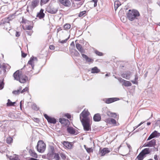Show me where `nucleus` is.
<instances>
[{
	"label": "nucleus",
	"mask_w": 160,
	"mask_h": 160,
	"mask_svg": "<svg viewBox=\"0 0 160 160\" xmlns=\"http://www.w3.org/2000/svg\"><path fill=\"white\" fill-rule=\"evenodd\" d=\"M14 16L13 15L9 16L8 17V18L9 19V20H10L12 19V17H14Z\"/></svg>",
	"instance_id": "nucleus-60"
},
{
	"label": "nucleus",
	"mask_w": 160,
	"mask_h": 160,
	"mask_svg": "<svg viewBox=\"0 0 160 160\" xmlns=\"http://www.w3.org/2000/svg\"><path fill=\"white\" fill-rule=\"evenodd\" d=\"M28 89H29L28 87H26L24 88L22 90H28Z\"/></svg>",
	"instance_id": "nucleus-63"
},
{
	"label": "nucleus",
	"mask_w": 160,
	"mask_h": 160,
	"mask_svg": "<svg viewBox=\"0 0 160 160\" xmlns=\"http://www.w3.org/2000/svg\"><path fill=\"white\" fill-rule=\"evenodd\" d=\"M15 103L16 102H12L10 99H8L6 105L8 107L13 106Z\"/></svg>",
	"instance_id": "nucleus-29"
},
{
	"label": "nucleus",
	"mask_w": 160,
	"mask_h": 160,
	"mask_svg": "<svg viewBox=\"0 0 160 160\" xmlns=\"http://www.w3.org/2000/svg\"><path fill=\"white\" fill-rule=\"evenodd\" d=\"M86 11H83L81 12H80L78 16L79 17H81L83 16H84L86 15Z\"/></svg>",
	"instance_id": "nucleus-39"
},
{
	"label": "nucleus",
	"mask_w": 160,
	"mask_h": 160,
	"mask_svg": "<svg viewBox=\"0 0 160 160\" xmlns=\"http://www.w3.org/2000/svg\"><path fill=\"white\" fill-rule=\"evenodd\" d=\"M122 85L128 87L132 85V84L130 82L124 80Z\"/></svg>",
	"instance_id": "nucleus-31"
},
{
	"label": "nucleus",
	"mask_w": 160,
	"mask_h": 160,
	"mask_svg": "<svg viewBox=\"0 0 160 160\" xmlns=\"http://www.w3.org/2000/svg\"><path fill=\"white\" fill-rule=\"evenodd\" d=\"M43 115L49 123L54 124L56 123L57 120L54 118L49 117L46 114H44Z\"/></svg>",
	"instance_id": "nucleus-8"
},
{
	"label": "nucleus",
	"mask_w": 160,
	"mask_h": 160,
	"mask_svg": "<svg viewBox=\"0 0 160 160\" xmlns=\"http://www.w3.org/2000/svg\"><path fill=\"white\" fill-rule=\"evenodd\" d=\"M28 80V77L25 75L20 76L18 80L22 83H24Z\"/></svg>",
	"instance_id": "nucleus-18"
},
{
	"label": "nucleus",
	"mask_w": 160,
	"mask_h": 160,
	"mask_svg": "<svg viewBox=\"0 0 160 160\" xmlns=\"http://www.w3.org/2000/svg\"><path fill=\"white\" fill-rule=\"evenodd\" d=\"M132 72L129 71H127L122 73L121 76L123 78L129 80L131 77Z\"/></svg>",
	"instance_id": "nucleus-12"
},
{
	"label": "nucleus",
	"mask_w": 160,
	"mask_h": 160,
	"mask_svg": "<svg viewBox=\"0 0 160 160\" xmlns=\"http://www.w3.org/2000/svg\"><path fill=\"white\" fill-rule=\"evenodd\" d=\"M39 2V0H34L32 1L30 4L27 5L26 9L27 12H25V13H27V12H28L30 14L32 13L34 9L38 5Z\"/></svg>",
	"instance_id": "nucleus-2"
},
{
	"label": "nucleus",
	"mask_w": 160,
	"mask_h": 160,
	"mask_svg": "<svg viewBox=\"0 0 160 160\" xmlns=\"http://www.w3.org/2000/svg\"><path fill=\"white\" fill-rule=\"evenodd\" d=\"M144 122H141L137 126H134L133 127L134 128V130H135V129L137 128L139 126H140Z\"/></svg>",
	"instance_id": "nucleus-49"
},
{
	"label": "nucleus",
	"mask_w": 160,
	"mask_h": 160,
	"mask_svg": "<svg viewBox=\"0 0 160 160\" xmlns=\"http://www.w3.org/2000/svg\"><path fill=\"white\" fill-rule=\"evenodd\" d=\"M71 25L70 24L66 23L64 25V29L65 30H67L70 28Z\"/></svg>",
	"instance_id": "nucleus-34"
},
{
	"label": "nucleus",
	"mask_w": 160,
	"mask_h": 160,
	"mask_svg": "<svg viewBox=\"0 0 160 160\" xmlns=\"http://www.w3.org/2000/svg\"><path fill=\"white\" fill-rule=\"evenodd\" d=\"M95 53L98 56H101L102 55V53L98 51H95Z\"/></svg>",
	"instance_id": "nucleus-52"
},
{
	"label": "nucleus",
	"mask_w": 160,
	"mask_h": 160,
	"mask_svg": "<svg viewBox=\"0 0 160 160\" xmlns=\"http://www.w3.org/2000/svg\"><path fill=\"white\" fill-rule=\"evenodd\" d=\"M135 79L134 80H132V82L134 84H138L137 80L138 79V76L137 74H136L135 75Z\"/></svg>",
	"instance_id": "nucleus-33"
},
{
	"label": "nucleus",
	"mask_w": 160,
	"mask_h": 160,
	"mask_svg": "<svg viewBox=\"0 0 160 160\" xmlns=\"http://www.w3.org/2000/svg\"><path fill=\"white\" fill-rule=\"evenodd\" d=\"M12 141L13 139L11 137H8L7 138L6 142L8 144H10L12 142Z\"/></svg>",
	"instance_id": "nucleus-38"
},
{
	"label": "nucleus",
	"mask_w": 160,
	"mask_h": 160,
	"mask_svg": "<svg viewBox=\"0 0 160 160\" xmlns=\"http://www.w3.org/2000/svg\"><path fill=\"white\" fill-rule=\"evenodd\" d=\"M89 114L90 113L88 110H84L80 114V118L81 121H82L83 120H90L88 117Z\"/></svg>",
	"instance_id": "nucleus-4"
},
{
	"label": "nucleus",
	"mask_w": 160,
	"mask_h": 160,
	"mask_svg": "<svg viewBox=\"0 0 160 160\" xmlns=\"http://www.w3.org/2000/svg\"><path fill=\"white\" fill-rule=\"evenodd\" d=\"M53 159L55 160H60V158L58 154V153H55L53 154Z\"/></svg>",
	"instance_id": "nucleus-35"
},
{
	"label": "nucleus",
	"mask_w": 160,
	"mask_h": 160,
	"mask_svg": "<svg viewBox=\"0 0 160 160\" xmlns=\"http://www.w3.org/2000/svg\"><path fill=\"white\" fill-rule=\"evenodd\" d=\"M145 156L141 152L137 156L135 160H142L144 158Z\"/></svg>",
	"instance_id": "nucleus-26"
},
{
	"label": "nucleus",
	"mask_w": 160,
	"mask_h": 160,
	"mask_svg": "<svg viewBox=\"0 0 160 160\" xmlns=\"http://www.w3.org/2000/svg\"><path fill=\"white\" fill-rule=\"evenodd\" d=\"M60 2L66 7H69L71 5V2L69 0H59Z\"/></svg>",
	"instance_id": "nucleus-15"
},
{
	"label": "nucleus",
	"mask_w": 160,
	"mask_h": 160,
	"mask_svg": "<svg viewBox=\"0 0 160 160\" xmlns=\"http://www.w3.org/2000/svg\"><path fill=\"white\" fill-rule=\"evenodd\" d=\"M82 56L83 58H84L87 62H92L93 61V60L89 58L86 55L83 54H82Z\"/></svg>",
	"instance_id": "nucleus-23"
},
{
	"label": "nucleus",
	"mask_w": 160,
	"mask_h": 160,
	"mask_svg": "<svg viewBox=\"0 0 160 160\" xmlns=\"http://www.w3.org/2000/svg\"><path fill=\"white\" fill-rule=\"evenodd\" d=\"M154 159L155 160H159V159H158V156H157V155H155L154 156Z\"/></svg>",
	"instance_id": "nucleus-57"
},
{
	"label": "nucleus",
	"mask_w": 160,
	"mask_h": 160,
	"mask_svg": "<svg viewBox=\"0 0 160 160\" xmlns=\"http://www.w3.org/2000/svg\"><path fill=\"white\" fill-rule=\"evenodd\" d=\"M60 155L61 157L64 160H65L66 158V155L64 154L62 152L60 154Z\"/></svg>",
	"instance_id": "nucleus-40"
},
{
	"label": "nucleus",
	"mask_w": 160,
	"mask_h": 160,
	"mask_svg": "<svg viewBox=\"0 0 160 160\" xmlns=\"http://www.w3.org/2000/svg\"><path fill=\"white\" fill-rule=\"evenodd\" d=\"M74 54L76 56H78L79 55V52L76 50H75Z\"/></svg>",
	"instance_id": "nucleus-55"
},
{
	"label": "nucleus",
	"mask_w": 160,
	"mask_h": 160,
	"mask_svg": "<svg viewBox=\"0 0 160 160\" xmlns=\"http://www.w3.org/2000/svg\"><path fill=\"white\" fill-rule=\"evenodd\" d=\"M28 160H39L32 158H30Z\"/></svg>",
	"instance_id": "nucleus-62"
},
{
	"label": "nucleus",
	"mask_w": 160,
	"mask_h": 160,
	"mask_svg": "<svg viewBox=\"0 0 160 160\" xmlns=\"http://www.w3.org/2000/svg\"><path fill=\"white\" fill-rule=\"evenodd\" d=\"M67 130L68 132L71 134H74L76 132V131L74 129L71 127H68L67 129Z\"/></svg>",
	"instance_id": "nucleus-27"
},
{
	"label": "nucleus",
	"mask_w": 160,
	"mask_h": 160,
	"mask_svg": "<svg viewBox=\"0 0 160 160\" xmlns=\"http://www.w3.org/2000/svg\"><path fill=\"white\" fill-rule=\"evenodd\" d=\"M3 70L2 68L1 70H0V77L3 78L5 77L6 73L5 72H3Z\"/></svg>",
	"instance_id": "nucleus-36"
},
{
	"label": "nucleus",
	"mask_w": 160,
	"mask_h": 160,
	"mask_svg": "<svg viewBox=\"0 0 160 160\" xmlns=\"http://www.w3.org/2000/svg\"><path fill=\"white\" fill-rule=\"evenodd\" d=\"M38 61V59L37 57L32 56L30 58V60L28 61V64L30 65L32 69L34 67V63L35 62H37Z\"/></svg>",
	"instance_id": "nucleus-11"
},
{
	"label": "nucleus",
	"mask_w": 160,
	"mask_h": 160,
	"mask_svg": "<svg viewBox=\"0 0 160 160\" xmlns=\"http://www.w3.org/2000/svg\"><path fill=\"white\" fill-rule=\"evenodd\" d=\"M81 121L83 126L84 130L86 131H89L90 127V120H83V121Z\"/></svg>",
	"instance_id": "nucleus-5"
},
{
	"label": "nucleus",
	"mask_w": 160,
	"mask_h": 160,
	"mask_svg": "<svg viewBox=\"0 0 160 160\" xmlns=\"http://www.w3.org/2000/svg\"><path fill=\"white\" fill-rule=\"evenodd\" d=\"M59 122L65 126L68 125L69 123V121L68 119L64 118H60L59 119Z\"/></svg>",
	"instance_id": "nucleus-17"
},
{
	"label": "nucleus",
	"mask_w": 160,
	"mask_h": 160,
	"mask_svg": "<svg viewBox=\"0 0 160 160\" xmlns=\"http://www.w3.org/2000/svg\"><path fill=\"white\" fill-rule=\"evenodd\" d=\"M50 0H41V5H42L46 4Z\"/></svg>",
	"instance_id": "nucleus-41"
},
{
	"label": "nucleus",
	"mask_w": 160,
	"mask_h": 160,
	"mask_svg": "<svg viewBox=\"0 0 160 160\" xmlns=\"http://www.w3.org/2000/svg\"><path fill=\"white\" fill-rule=\"evenodd\" d=\"M112 118H108L107 119H105V122L108 123H111V121Z\"/></svg>",
	"instance_id": "nucleus-46"
},
{
	"label": "nucleus",
	"mask_w": 160,
	"mask_h": 160,
	"mask_svg": "<svg viewBox=\"0 0 160 160\" xmlns=\"http://www.w3.org/2000/svg\"><path fill=\"white\" fill-rule=\"evenodd\" d=\"M22 102H23V101H21L20 103V108L22 109Z\"/></svg>",
	"instance_id": "nucleus-61"
},
{
	"label": "nucleus",
	"mask_w": 160,
	"mask_h": 160,
	"mask_svg": "<svg viewBox=\"0 0 160 160\" xmlns=\"http://www.w3.org/2000/svg\"><path fill=\"white\" fill-rule=\"evenodd\" d=\"M29 152L30 155L33 157L37 158L38 157L37 154L36 153L34 150L32 149H30L29 151Z\"/></svg>",
	"instance_id": "nucleus-22"
},
{
	"label": "nucleus",
	"mask_w": 160,
	"mask_h": 160,
	"mask_svg": "<svg viewBox=\"0 0 160 160\" xmlns=\"http://www.w3.org/2000/svg\"><path fill=\"white\" fill-rule=\"evenodd\" d=\"M144 122H141L137 126H134L133 127L134 128V130H135V129L137 128L139 126H140Z\"/></svg>",
	"instance_id": "nucleus-50"
},
{
	"label": "nucleus",
	"mask_w": 160,
	"mask_h": 160,
	"mask_svg": "<svg viewBox=\"0 0 160 160\" xmlns=\"http://www.w3.org/2000/svg\"><path fill=\"white\" fill-rule=\"evenodd\" d=\"M120 5V2L118 1H116L114 2V8L115 11Z\"/></svg>",
	"instance_id": "nucleus-32"
},
{
	"label": "nucleus",
	"mask_w": 160,
	"mask_h": 160,
	"mask_svg": "<svg viewBox=\"0 0 160 160\" xmlns=\"http://www.w3.org/2000/svg\"><path fill=\"white\" fill-rule=\"evenodd\" d=\"M11 160H20V159L18 157H15L14 158H12Z\"/></svg>",
	"instance_id": "nucleus-56"
},
{
	"label": "nucleus",
	"mask_w": 160,
	"mask_h": 160,
	"mask_svg": "<svg viewBox=\"0 0 160 160\" xmlns=\"http://www.w3.org/2000/svg\"><path fill=\"white\" fill-rule=\"evenodd\" d=\"M70 38V36L68 37V38H66L65 40H62L61 41H60V42L62 43H66L67 41Z\"/></svg>",
	"instance_id": "nucleus-45"
},
{
	"label": "nucleus",
	"mask_w": 160,
	"mask_h": 160,
	"mask_svg": "<svg viewBox=\"0 0 160 160\" xmlns=\"http://www.w3.org/2000/svg\"><path fill=\"white\" fill-rule=\"evenodd\" d=\"M20 35V33L19 32H17L16 34V36L17 37H19Z\"/></svg>",
	"instance_id": "nucleus-58"
},
{
	"label": "nucleus",
	"mask_w": 160,
	"mask_h": 160,
	"mask_svg": "<svg viewBox=\"0 0 160 160\" xmlns=\"http://www.w3.org/2000/svg\"><path fill=\"white\" fill-rule=\"evenodd\" d=\"M87 151L88 153H90L91 152H93V150L92 148H85Z\"/></svg>",
	"instance_id": "nucleus-42"
},
{
	"label": "nucleus",
	"mask_w": 160,
	"mask_h": 160,
	"mask_svg": "<svg viewBox=\"0 0 160 160\" xmlns=\"http://www.w3.org/2000/svg\"><path fill=\"white\" fill-rule=\"evenodd\" d=\"M156 140L153 139L149 142L144 143L143 146V147H154L156 145Z\"/></svg>",
	"instance_id": "nucleus-9"
},
{
	"label": "nucleus",
	"mask_w": 160,
	"mask_h": 160,
	"mask_svg": "<svg viewBox=\"0 0 160 160\" xmlns=\"http://www.w3.org/2000/svg\"><path fill=\"white\" fill-rule=\"evenodd\" d=\"M58 10L57 7L52 6H49L47 8V11L48 12L52 14L56 13Z\"/></svg>",
	"instance_id": "nucleus-6"
},
{
	"label": "nucleus",
	"mask_w": 160,
	"mask_h": 160,
	"mask_svg": "<svg viewBox=\"0 0 160 160\" xmlns=\"http://www.w3.org/2000/svg\"><path fill=\"white\" fill-rule=\"evenodd\" d=\"M54 46L52 45H50L49 46V48L51 50H54Z\"/></svg>",
	"instance_id": "nucleus-59"
},
{
	"label": "nucleus",
	"mask_w": 160,
	"mask_h": 160,
	"mask_svg": "<svg viewBox=\"0 0 160 160\" xmlns=\"http://www.w3.org/2000/svg\"><path fill=\"white\" fill-rule=\"evenodd\" d=\"M158 133L157 131H155L153 132L148 137L147 140H150L152 138L158 136Z\"/></svg>",
	"instance_id": "nucleus-24"
},
{
	"label": "nucleus",
	"mask_w": 160,
	"mask_h": 160,
	"mask_svg": "<svg viewBox=\"0 0 160 160\" xmlns=\"http://www.w3.org/2000/svg\"><path fill=\"white\" fill-rule=\"evenodd\" d=\"M19 74V70L17 71L13 74V77L14 79L18 80L19 79V77L20 76Z\"/></svg>",
	"instance_id": "nucleus-25"
},
{
	"label": "nucleus",
	"mask_w": 160,
	"mask_h": 160,
	"mask_svg": "<svg viewBox=\"0 0 160 160\" xmlns=\"http://www.w3.org/2000/svg\"><path fill=\"white\" fill-rule=\"evenodd\" d=\"M120 100V99L117 98H108L105 101V102L107 104H109L114 102L118 101Z\"/></svg>",
	"instance_id": "nucleus-13"
},
{
	"label": "nucleus",
	"mask_w": 160,
	"mask_h": 160,
	"mask_svg": "<svg viewBox=\"0 0 160 160\" xmlns=\"http://www.w3.org/2000/svg\"><path fill=\"white\" fill-rule=\"evenodd\" d=\"M10 66L8 64H5L3 65L2 66V68L3 69V72H6V69H8L10 68Z\"/></svg>",
	"instance_id": "nucleus-30"
},
{
	"label": "nucleus",
	"mask_w": 160,
	"mask_h": 160,
	"mask_svg": "<svg viewBox=\"0 0 160 160\" xmlns=\"http://www.w3.org/2000/svg\"><path fill=\"white\" fill-rule=\"evenodd\" d=\"M27 55L26 53H25L22 51V57L23 58H25Z\"/></svg>",
	"instance_id": "nucleus-53"
},
{
	"label": "nucleus",
	"mask_w": 160,
	"mask_h": 160,
	"mask_svg": "<svg viewBox=\"0 0 160 160\" xmlns=\"http://www.w3.org/2000/svg\"><path fill=\"white\" fill-rule=\"evenodd\" d=\"M76 48L82 54L85 52L84 49L82 48V45L78 43H76Z\"/></svg>",
	"instance_id": "nucleus-16"
},
{
	"label": "nucleus",
	"mask_w": 160,
	"mask_h": 160,
	"mask_svg": "<svg viewBox=\"0 0 160 160\" xmlns=\"http://www.w3.org/2000/svg\"><path fill=\"white\" fill-rule=\"evenodd\" d=\"M106 113L107 116L109 117L118 119V116L116 113L112 112L110 111H108Z\"/></svg>",
	"instance_id": "nucleus-14"
},
{
	"label": "nucleus",
	"mask_w": 160,
	"mask_h": 160,
	"mask_svg": "<svg viewBox=\"0 0 160 160\" xmlns=\"http://www.w3.org/2000/svg\"><path fill=\"white\" fill-rule=\"evenodd\" d=\"M111 123H112L114 125H116L117 123L116 121L114 119L112 118L111 121Z\"/></svg>",
	"instance_id": "nucleus-44"
},
{
	"label": "nucleus",
	"mask_w": 160,
	"mask_h": 160,
	"mask_svg": "<svg viewBox=\"0 0 160 160\" xmlns=\"http://www.w3.org/2000/svg\"><path fill=\"white\" fill-rule=\"evenodd\" d=\"M127 17L129 20L132 21L138 19V17L140 15L139 12L137 10H133L131 11L129 10L127 14Z\"/></svg>",
	"instance_id": "nucleus-1"
},
{
	"label": "nucleus",
	"mask_w": 160,
	"mask_h": 160,
	"mask_svg": "<svg viewBox=\"0 0 160 160\" xmlns=\"http://www.w3.org/2000/svg\"><path fill=\"white\" fill-rule=\"evenodd\" d=\"M44 10L43 9H41L39 12H38L37 15V17L39 18V19H41L44 18L45 16V14L43 13Z\"/></svg>",
	"instance_id": "nucleus-20"
},
{
	"label": "nucleus",
	"mask_w": 160,
	"mask_h": 160,
	"mask_svg": "<svg viewBox=\"0 0 160 160\" xmlns=\"http://www.w3.org/2000/svg\"><path fill=\"white\" fill-rule=\"evenodd\" d=\"M62 144L64 148L66 149H71L73 146V144L72 142L68 141H63L62 142Z\"/></svg>",
	"instance_id": "nucleus-10"
},
{
	"label": "nucleus",
	"mask_w": 160,
	"mask_h": 160,
	"mask_svg": "<svg viewBox=\"0 0 160 160\" xmlns=\"http://www.w3.org/2000/svg\"><path fill=\"white\" fill-rule=\"evenodd\" d=\"M26 33L27 34L29 35H31V33L29 31H26Z\"/></svg>",
	"instance_id": "nucleus-64"
},
{
	"label": "nucleus",
	"mask_w": 160,
	"mask_h": 160,
	"mask_svg": "<svg viewBox=\"0 0 160 160\" xmlns=\"http://www.w3.org/2000/svg\"><path fill=\"white\" fill-rule=\"evenodd\" d=\"M25 91H13L12 93L15 95H18L20 93H23Z\"/></svg>",
	"instance_id": "nucleus-37"
},
{
	"label": "nucleus",
	"mask_w": 160,
	"mask_h": 160,
	"mask_svg": "<svg viewBox=\"0 0 160 160\" xmlns=\"http://www.w3.org/2000/svg\"><path fill=\"white\" fill-rule=\"evenodd\" d=\"M115 78L118 79V80L119 81V82H121L122 83V84L123 83V82L124 81V80L122 79V78H117L116 77H115Z\"/></svg>",
	"instance_id": "nucleus-47"
},
{
	"label": "nucleus",
	"mask_w": 160,
	"mask_h": 160,
	"mask_svg": "<svg viewBox=\"0 0 160 160\" xmlns=\"http://www.w3.org/2000/svg\"><path fill=\"white\" fill-rule=\"evenodd\" d=\"M32 27L29 25L27 26L25 28H24L25 30H30L32 29Z\"/></svg>",
	"instance_id": "nucleus-48"
},
{
	"label": "nucleus",
	"mask_w": 160,
	"mask_h": 160,
	"mask_svg": "<svg viewBox=\"0 0 160 160\" xmlns=\"http://www.w3.org/2000/svg\"><path fill=\"white\" fill-rule=\"evenodd\" d=\"M101 116L99 113L95 114L93 117V120L95 122H99L101 121Z\"/></svg>",
	"instance_id": "nucleus-19"
},
{
	"label": "nucleus",
	"mask_w": 160,
	"mask_h": 160,
	"mask_svg": "<svg viewBox=\"0 0 160 160\" xmlns=\"http://www.w3.org/2000/svg\"><path fill=\"white\" fill-rule=\"evenodd\" d=\"M100 72V70L97 67H95L92 68L91 69V72L92 73H98Z\"/></svg>",
	"instance_id": "nucleus-28"
},
{
	"label": "nucleus",
	"mask_w": 160,
	"mask_h": 160,
	"mask_svg": "<svg viewBox=\"0 0 160 160\" xmlns=\"http://www.w3.org/2000/svg\"><path fill=\"white\" fill-rule=\"evenodd\" d=\"M4 83L2 81L0 82V90L2 89L3 88Z\"/></svg>",
	"instance_id": "nucleus-51"
},
{
	"label": "nucleus",
	"mask_w": 160,
	"mask_h": 160,
	"mask_svg": "<svg viewBox=\"0 0 160 160\" xmlns=\"http://www.w3.org/2000/svg\"><path fill=\"white\" fill-rule=\"evenodd\" d=\"M110 152L109 149L107 148H104L103 149L100 148L99 153L101 156H105L107 154Z\"/></svg>",
	"instance_id": "nucleus-7"
},
{
	"label": "nucleus",
	"mask_w": 160,
	"mask_h": 160,
	"mask_svg": "<svg viewBox=\"0 0 160 160\" xmlns=\"http://www.w3.org/2000/svg\"><path fill=\"white\" fill-rule=\"evenodd\" d=\"M97 2L98 0H92L91 2V3H94V7H95L97 6Z\"/></svg>",
	"instance_id": "nucleus-43"
},
{
	"label": "nucleus",
	"mask_w": 160,
	"mask_h": 160,
	"mask_svg": "<svg viewBox=\"0 0 160 160\" xmlns=\"http://www.w3.org/2000/svg\"><path fill=\"white\" fill-rule=\"evenodd\" d=\"M152 149V148H146L142 150L141 152L145 156L146 154H149Z\"/></svg>",
	"instance_id": "nucleus-21"
},
{
	"label": "nucleus",
	"mask_w": 160,
	"mask_h": 160,
	"mask_svg": "<svg viewBox=\"0 0 160 160\" xmlns=\"http://www.w3.org/2000/svg\"><path fill=\"white\" fill-rule=\"evenodd\" d=\"M46 147V144L42 140L38 141L37 146V151L41 153H42L45 151Z\"/></svg>",
	"instance_id": "nucleus-3"
},
{
	"label": "nucleus",
	"mask_w": 160,
	"mask_h": 160,
	"mask_svg": "<svg viewBox=\"0 0 160 160\" xmlns=\"http://www.w3.org/2000/svg\"><path fill=\"white\" fill-rule=\"evenodd\" d=\"M65 116L68 118L70 119L71 118V116L69 114L67 113L65 115Z\"/></svg>",
	"instance_id": "nucleus-54"
}]
</instances>
